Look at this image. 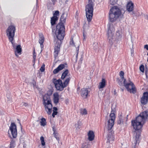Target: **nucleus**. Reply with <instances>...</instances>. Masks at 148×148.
<instances>
[{
    "label": "nucleus",
    "instance_id": "obj_58",
    "mask_svg": "<svg viewBox=\"0 0 148 148\" xmlns=\"http://www.w3.org/2000/svg\"><path fill=\"white\" fill-rule=\"evenodd\" d=\"M78 53H79L77 52V54L76 55V58H77Z\"/></svg>",
    "mask_w": 148,
    "mask_h": 148
},
{
    "label": "nucleus",
    "instance_id": "obj_52",
    "mask_svg": "<svg viewBox=\"0 0 148 148\" xmlns=\"http://www.w3.org/2000/svg\"><path fill=\"white\" fill-rule=\"evenodd\" d=\"M79 46H78L76 48V51H77V52H78V53L79 52Z\"/></svg>",
    "mask_w": 148,
    "mask_h": 148
},
{
    "label": "nucleus",
    "instance_id": "obj_5",
    "mask_svg": "<svg viewBox=\"0 0 148 148\" xmlns=\"http://www.w3.org/2000/svg\"><path fill=\"white\" fill-rule=\"evenodd\" d=\"M15 31V27L13 25L9 26L6 29L7 36L8 37L9 40L11 42L14 39Z\"/></svg>",
    "mask_w": 148,
    "mask_h": 148
},
{
    "label": "nucleus",
    "instance_id": "obj_26",
    "mask_svg": "<svg viewBox=\"0 0 148 148\" xmlns=\"http://www.w3.org/2000/svg\"><path fill=\"white\" fill-rule=\"evenodd\" d=\"M82 124L81 121H78L77 123L75 124V126L77 129H79L82 126Z\"/></svg>",
    "mask_w": 148,
    "mask_h": 148
},
{
    "label": "nucleus",
    "instance_id": "obj_33",
    "mask_svg": "<svg viewBox=\"0 0 148 148\" xmlns=\"http://www.w3.org/2000/svg\"><path fill=\"white\" fill-rule=\"evenodd\" d=\"M139 69L140 71L142 72L143 73L144 71V66L143 65H141Z\"/></svg>",
    "mask_w": 148,
    "mask_h": 148
},
{
    "label": "nucleus",
    "instance_id": "obj_50",
    "mask_svg": "<svg viewBox=\"0 0 148 148\" xmlns=\"http://www.w3.org/2000/svg\"><path fill=\"white\" fill-rule=\"evenodd\" d=\"M33 82L32 83L34 86L35 85H36V82L35 81L34 79H33Z\"/></svg>",
    "mask_w": 148,
    "mask_h": 148
},
{
    "label": "nucleus",
    "instance_id": "obj_57",
    "mask_svg": "<svg viewBox=\"0 0 148 148\" xmlns=\"http://www.w3.org/2000/svg\"><path fill=\"white\" fill-rule=\"evenodd\" d=\"M145 73H147V69H145Z\"/></svg>",
    "mask_w": 148,
    "mask_h": 148
},
{
    "label": "nucleus",
    "instance_id": "obj_53",
    "mask_svg": "<svg viewBox=\"0 0 148 148\" xmlns=\"http://www.w3.org/2000/svg\"><path fill=\"white\" fill-rule=\"evenodd\" d=\"M137 137H136V143H135L136 144V143L137 142ZM136 144H135V145L133 148H136Z\"/></svg>",
    "mask_w": 148,
    "mask_h": 148
},
{
    "label": "nucleus",
    "instance_id": "obj_15",
    "mask_svg": "<svg viewBox=\"0 0 148 148\" xmlns=\"http://www.w3.org/2000/svg\"><path fill=\"white\" fill-rule=\"evenodd\" d=\"M134 4L132 1L128 2L126 6L127 10L129 12L132 11L134 10Z\"/></svg>",
    "mask_w": 148,
    "mask_h": 148
},
{
    "label": "nucleus",
    "instance_id": "obj_55",
    "mask_svg": "<svg viewBox=\"0 0 148 148\" xmlns=\"http://www.w3.org/2000/svg\"><path fill=\"white\" fill-rule=\"evenodd\" d=\"M40 120H46L45 119V118H42Z\"/></svg>",
    "mask_w": 148,
    "mask_h": 148
},
{
    "label": "nucleus",
    "instance_id": "obj_21",
    "mask_svg": "<svg viewBox=\"0 0 148 148\" xmlns=\"http://www.w3.org/2000/svg\"><path fill=\"white\" fill-rule=\"evenodd\" d=\"M22 51V48H21V47L20 45H17L15 48V55L18 56V55L16 52H17L18 54H20L21 53V52Z\"/></svg>",
    "mask_w": 148,
    "mask_h": 148
},
{
    "label": "nucleus",
    "instance_id": "obj_3",
    "mask_svg": "<svg viewBox=\"0 0 148 148\" xmlns=\"http://www.w3.org/2000/svg\"><path fill=\"white\" fill-rule=\"evenodd\" d=\"M121 14V11L119 7L114 6L110 9L109 12V19L111 22L116 21Z\"/></svg>",
    "mask_w": 148,
    "mask_h": 148
},
{
    "label": "nucleus",
    "instance_id": "obj_54",
    "mask_svg": "<svg viewBox=\"0 0 148 148\" xmlns=\"http://www.w3.org/2000/svg\"><path fill=\"white\" fill-rule=\"evenodd\" d=\"M88 3H93L92 1V0H88Z\"/></svg>",
    "mask_w": 148,
    "mask_h": 148
},
{
    "label": "nucleus",
    "instance_id": "obj_47",
    "mask_svg": "<svg viewBox=\"0 0 148 148\" xmlns=\"http://www.w3.org/2000/svg\"><path fill=\"white\" fill-rule=\"evenodd\" d=\"M33 57H34V56H35V58H36V53L35 52V50L34 49V51L33 52Z\"/></svg>",
    "mask_w": 148,
    "mask_h": 148
},
{
    "label": "nucleus",
    "instance_id": "obj_22",
    "mask_svg": "<svg viewBox=\"0 0 148 148\" xmlns=\"http://www.w3.org/2000/svg\"><path fill=\"white\" fill-rule=\"evenodd\" d=\"M114 121H107V128L108 130H111L114 124ZM105 123L106 124L107 123Z\"/></svg>",
    "mask_w": 148,
    "mask_h": 148
},
{
    "label": "nucleus",
    "instance_id": "obj_37",
    "mask_svg": "<svg viewBox=\"0 0 148 148\" xmlns=\"http://www.w3.org/2000/svg\"><path fill=\"white\" fill-rule=\"evenodd\" d=\"M70 45H72L73 46H75V45L73 40V38H71V41L70 42Z\"/></svg>",
    "mask_w": 148,
    "mask_h": 148
},
{
    "label": "nucleus",
    "instance_id": "obj_63",
    "mask_svg": "<svg viewBox=\"0 0 148 148\" xmlns=\"http://www.w3.org/2000/svg\"><path fill=\"white\" fill-rule=\"evenodd\" d=\"M80 60H83V58L82 57H81L80 58Z\"/></svg>",
    "mask_w": 148,
    "mask_h": 148
},
{
    "label": "nucleus",
    "instance_id": "obj_2",
    "mask_svg": "<svg viewBox=\"0 0 148 148\" xmlns=\"http://www.w3.org/2000/svg\"><path fill=\"white\" fill-rule=\"evenodd\" d=\"M52 94L51 92L49 94L47 93L45 94L43 97V104L44 106L45 110L49 114H51L53 107L50 97Z\"/></svg>",
    "mask_w": 148,
    "mask_h": 148
},
{
    "label": "nucleus",
    "instance_id": "obj_64",
    "mask_svg": "<svg viewBox=\"0 0 148 148\" xmlns=\"http://www.w3.org/2000/svg\"><path fill=\"white\" fill-rule=\"evenodd\" d=\"M121 89L122 90V91H123L124 90V89H122V88H121Z\"/></svg>",
    "mask_w": 148,
    "mask_h": 148
},
{
    "label": "nucleus",
    "instance_id": "obj_35",
    "mask_svg": "<svg viewBox=\"0 0 148 148\" xmlns=\"http://www.w3.org/2000/svg\"><path fill=\"white\" fill-rule=\"evenodd\" d=\"M124 72L122 71H121L120 72V76L121 77L122 79H124Z\"/></svg>",
    "mask_w": 148,
    "mask_h": 148
},
{
    "label": "nucleus",
    "instance_id": "obj_12",
    "mask_svg": "<svg viewBox=\"0 0 148 148\" xmlns=\"http://www.w3.org/2000/svg\"><path fill=\"white\" fill-rule=\"evenodd\" d=\"M90 91V89L89 88H82L81 90V96L84 99H86L87 97L88 94Z\"/></svg>",
    "mask_w": 148,
    "mask_h": 148
},
{
    "label": "nucleus",
    "instance_id": "obj_6",
    "mask_svg": "<svg viewBox=\"0 0 148 148\" xmlns=\"http://www.w3.org/2000/svg\"><path fill=\"white\" fill-rule=\"evenodd\" d=\"M126 80L124 79L123 81L124 86L127 90L130 93L134 94L136 92V89L134 84L131 81L129 83H126Z\"/></svg>",
    "mask_w": 148,
    "mask_h": 148
},
{
    "label": "nucleus",
    "instance_id": "obj_18",
    "mask_svg": "<svg viewBox=\"0 0 148 148\" xmlns=\"http://www.w3.org/2000/svg\"><path fill=\"white\" fill-rule=\"evenodd\" d=\"M128 116V115H126L125 117V114H123L122 112L119 113L118 116V120H127V117Z\"/></svg>",
    "mask_w": 148,
    "mask_h": 148
},
{
    "label": "nucleus",
    "instance_id": "obj_27",
    "mask_svg": "<svg viewBox=\"0 0 148 148\" xmlns=\"http://www.w3.org/2000/svg\"><path fill=\"white\" fill-rule=\"evenodd\" d=\"M15 146V140L13 139H12L10 143V148H14Z\"/></svg>",
    "mask_w": 148,
    "mask_h": 148
},
{
    "label": "nucleus",
    "instance_id": "obj_4",
    "mask_svg": "<svg viewBox=\"0 0 148 148\" xmlns=\"http://www.w3.org/2000/svg\"><path fill=\"white\" fill-rule=\"evenodd\" d=\"M93 3H88L86 6L85 11L87 20L88 22H90L93 16Z\"/></svg>",
    "mask_w": 148,
    "mask_h": 148
},
{
    "label": "nucleus",
    "instance_id": "obj_8",
    "mask_svg": "<svg viewBox=\"0 0 148 148\" xmlns=\"http://www.w3.org/2000/svg\"><path fill=\"white\" fill-rule=\"evenodd\" d=\"M134 129L136 131L140 130L145 123V121H131Z\"/></svg>",
    "mask_w": 148,
    "mask_h": 148
},
{
    "label": "nucleus",
    "instance_id": "obj_60",
    "mask_svg": "<svg viewBox=\"0 0 148 148\" xmlns=\"http://www.w3.org/2000/svg\"><path fill=\"white\" fill-rule=\"evenodd\" d=\"M145 75L146 76V77L147 78V73H145Z\"/></svg>",
    "mask_w": 148,
    "mask_h": 148
},
{
    "label": "nucleus",
    "instance_id": "obj_23",
    "mask_svg": "<svg viewBox=\"0 0 148 148\" xmlns=\"http://www.w3.org/2000/svg\"><path fill=\"white\" fill-rule=\"evenodd\" d=\"M106 80L102 78L101 80V82L99 83V85L98 86L99 89L103 88L105 87L106 85Z\"/></svg>",
    "mask_w": 148,
    "mask_h": 148
},
{
    "label": "nucleus",
    "instance_id": "obj_30",
    "mask_svg": "<svg viewBox=\"0 0 148 148\" xmlns=\"http://www.w3.org/2000/svg\"><path fill=\"white\" fill-rule=\"evenodd\" d=\"M53 135L58 141H59V140L60 138L59 137V134L58 132H55L54 134L53 133Z\"/></svg>",
    "mask_w": 148,
    "mask_h": 148
},
{
    "label": "nucleus",
    "instance_id": "obj_49",
    "mask_svg": "<svg viewBox=\"0 0 148 148\" xmlns=\"http://www.w3.org/2000/svg\"><path fill=\"white\" fill-rule=\"evenodd\" d=\"M120 31L119 30H118L116 32V35L118 36H119L120 35Z\"/></svg>",
    "mask_w": 148,
    "mask_h": 148
},
{
    "label": "nucleus",
    "instance_id": "obj_28",
    "mask_svg": "<svg viewBox=\"0 0 148 148\" xmlns=\"http://www.w3.org/2000/svg\"><path fill=\"white\" fill-rule=\"evenodd\" d=\"M110 119L108 120H115V119L116 116L114 113L111 112L110 115Z\"/></svg>",
    "mask_w": 148,
    "mask_h": 148
},
{
    "label": "nucleus",
    "instance_id": "obj_9",
    "mask_svg": "<svg viewBox=\"0 0 148 148\" xmlns=\"http://www.w3.org/2000/svg\"><path fill=\"white\" fill-rule=\"evenodd\" d=\"M148 117V110L145 111L141 113L139 115L136 117L135 120H145L147 119Z\"/></svg>",
    "mask_w": 148,
    "mask_h": 148
},
{
    "label": "nucleus",
    "instance_id": "obj_1",
    "mask_svg": "<svg viewBox=\"0 0 148 148\" xmlns=\"http://www.w3.org/2000/svg\"><path fill=\"white\" fill-rule=\"evenodd\" d=\"M66 16L65 15L64 13L62 14L60 18V22L56 25V30L52 27V32L53 33H54L58 40L55 44L54 47V56L55 59L60 52V46L62 42V41L63 40L65 36V28L64 23L66 22Z\"/></svg>",
    "mask_w": 148,
    "mask_h": 148
},
{
    "label": "nucleus",
    "instance_id": "obj_61",
    "mask_svg": "<svg viewBox=\"0 0 148 148\" xmlns=\"http://www.w3.org/2000/svg\"><path fill=\"white\" fill-rule=\"evenodd\" d=\"M121 121H118V123H119V124H120L121 123Z\"/></svg>",
    "mask_w": 148,
    "mask_h": 148
},
{
    "label": "nucleus",
    "instance_id": "obj_16",
    "mask_svg": "<svg viewBox=\"0 0 148 148\" xmlns=\"http://www.w3.org/2000/svg\"><path fill=\"white\" fill-rule=\"evenodd\" d=\"M59 18L57 16H53L51 18V28H52V27H53V29H56V28L54 27V29L53 28V27L52 26L53 25H56V22L58 20Z\"/></svg>",
    "mask_w": 148,
    "mask_h": 148
},
{
    "label": "nucleus",
    "instance_id": "obj_42",
    "mask_svg": "<svg viewBox=\"0 0 148 148\" xmlns=\"http://www.w3.org/2000/svg\"><path fill=\"white\" fill-rule=\"evenodd\" d=\"M58 113L57 111H53V113L52 114V116L53 117H54L55 115H56Z\"/></svg>",
    "mask_w": 148,
    "mask_h": 148
},
{
    "label": "nucleus",
    "instance_id": "obj_31",
    "mask_svg": "<svg viewBox=\"0 0 148 148\" xmlns=\"http://www.w3.org/2000/svg\"><path fill=\"white\" fill-rule=\"evenodd\" d=\"M80 113L82 115L86 114L87 113L86 109H81L80 110Z\"/></svg>",
    "mask_w": 148,
    "mask_h": 148
},
{
    "label": "nucleus",
    "instance_id": "obj_25",
    "mask_svg": "<svg viewBox=\"0 0 148 148\" xmlns=\"http://www.w3.org/2000/svg\"><path fill=\"white\" fill-rule=\"evenodd\" d=\"M53 82L55 84L56 88L57 90H59L60 89V87L59 86V84H58V80H57L55 78H53Z\"/></svg>",
    "mask_w": 148,
    "mask_h": 148
},
{
    "label": "nucleus",
    "instance_id": "obj_38",
    "mask_svg": "<svg viewBox=\"0 0 148 148\" xmlns=\"http://www.w3.org/2000/svg\"><path fill=\"white\" fill-rule=\"evenodd\" d=\"M45 65L44 64H43L41 67L40 69V70L42 72H44L45 70Z\"/></svg>",
    "mask_w": 148,
    "mask_h": 148
},
{
    "label": "nucleus",
    "instance_id": "obj_45",
    "mask_svg": "<svg viewBox=\"0 0 148 148\" xmlns=\"http://www.w3.org/2000/svg\"><path fill=\"white\" fill-rule=\"evenodd\" d=\"M36 58H35V56H34V57H33V60H32V62L34 63L33 65H34L35 64V61L36 59Z\"/></svg>",
    "mask_w": 148,
    "mask_h": 148
},
{
    "label": "nucleus",
    "instance_id": "obj_56",
    "mask_svg": "<svg viewBox=\"0 0 148 148\" xmlns=\"http://www.w3.org/2000/svg\"><path fill=\"white\" fill-rule=\"evenodd\" d=\"M83 36H84V39H85V35H84V33L83 32Z\"/></svg>",
    "mask_w": 148,
    "mask_h": 148
},
{
    "label": "nucleus",
    "instance_id": "obj_41",
    "mask_svg": "<svg viewBox=\"0 0 148 148\" xmlns=\"http://www.w3.org/2000/svg\"><path fill=\"white\" fill-rule=\"evenodd\" d=\"M109 3L110 4L113 5L115 3L114 0H110Z\"/></svg>",
    "mask_w": 148,
    "mask_h": 148
},
{
    "label": "nucleus",
    "instance_id": "obj_13",
    "mask_svg": "<svg viewBox=\"0 0 148 148\" xmlns=\"http://www.w3.org/2000/svg\"><path fill=\"white\" fill-rule=\"evenodd\" d=\"M148 101V92H144L143 96L141 98L140 102L143 105H145L147 104Z\"/></svg>",
    "mask_w": 148,
    "mask_h": 148
},
{
    "label": "nucleus",
    "instance_id": "obj_43",
    "mask_svg": "<svg viewBox=\"0 0 148 148\" xmlns=\"http://www.w3.org/2000/svg\"><path fill=\"white\" fill-rule=\"evenodd\" d=\"M52 130L53 131V133H55V132H57L58 131H56V129L55 127L54 126H53L52 127Z\"/></svg>",
    "mask_w": 148,
    "mask_h": 148
},
{
    "label": "nucleus",
    "instance_id": "obj_17",
    "mask_svg": "<svg viewBox=\"0 0 148 148\" xmlns=\"http://www.w3.org/2000/svg\"><path fill=\"white\" fill-rule=\"evenodd\" d=\"M55 0H51V2L48 1L47 3L48 10H52L55 5Z\"/></svg>",
    "mask_w": 148,
    "mask_h": 148
},
{
    "label": "nucleus",
    "instance_id": "obj_48",
    "mask_svg": "<svg viewBox=\"0 0 148 148\" xmlns=\"http://www.w3.org/2000/svg\"><path fill=\"white\" fill-rule=\"evenodd\" d=\"M53 111H57L58 110V108L56 107H53Z\"/></svg>",
    "mask_w": 148,
    "mask_h": 148
},
{
    "label": "nucleus",
    "instance_id": "obj_19",
    "mask_svg": "<svg viewBox=\"0 0 148 148\" xmlns=\"http://www.w3.org/2000/svg\"><path fill=\"white\" fill-rule=\"evenodd\" d=\"M88 139L90 141L93 140L94 138L95 135L93 131L90 130L88 132Z\"/></svg>",
    "mask_w": 148,
    "mask_h": 148
},
{
    "label": "nucleus",
    "instance_id": "obj_20",
    "mask_svg": "<svg viewBox=\"0 0 148 148\" xmlns=\"http://www.w3.org/2000/svg\"><path fill=\"white\" fill-rule=\"evenodd\" d=\"M53 101L54 103L57 105L59 101V95L58 93H54L53 94Z\"/></svg>",
    "mask_w": 148,
    "mask_h": 148
},
{
    "label": "nucleus",
    "instance_id": "obj_51",
    "mask_svg": "<svg viewBox=\"0 0 148 148\" xmlns=\"http://www.w3.org/2000/svg\"><path fill=\"white\" fill-rule=\"evenodd\" d=\"M144 48L148 51V45H146L144 46Z\"/></svg>",
    "mask_w": 148,
    "mask_h": 148
},
{
    "label": "nucleus",
    "instance_id": "obj_59",
    "mask_svg": "<svg viewBox=\"0 0 148 148\" xmlns=\"http://www.w3.org/2000/svg\"><path fill=\"white\" fill-rule=\"evenodd\" d=\"M24 103L25 104L24 105L25 106H27V103Z\"/></svg>",
    "mask_w": 148,
    "mask_h": 148
},
{
    "label": "nucleus",
    "instance_id": "obj_32",
    "mask_svg": "<svg viewBox=\"0 0 148 148\" xmlns=\"http://www.w3.org/2000/svg\"><path fill=\"white\" fill-rule=\"evenodd\" d=\"M40 140L41 143V145L42 146H44L45 145V142L44 137L42 136H41L40 138Z\"/></svg>",
    "mask_w": 148,
    "mask_h": 148
},
{
    "label": "nucleus",
    "instance_id": "obj_14",
    "mask_svg": "<svg viewBox=\"0 0 148 148\" xmlns=\"http://www.w3.org/2000/svg\"><path fill=\"white\" fill-rule=\"evenodd\" d=\"M67 67V64L66 63H64V64H61L53 71V73L54 74H56L58 73L59 71L62 70L65 67Z\"/></svg>",
    "mask_w": 148,
    "mask_h": 148
},
{
    "label": "nucleus",
    "instance_id": "obj_46",
    "mask_svg": "<svg viewBox=\"0 0 148 148\" xmlns=\"http://www.w3.org/2000/svg\"><path fill=\"white\" fill-rule=\"evenodd\" d=\"M10 42H11V43L12 44V46L14 48L15 47V44L13 43V40H12V42L10 40H9Z\"/></svg>",
    "mask_w": 148,
    "mask_h": 148
},
{
    "label": "nucleus",
    "instance_id": "obj_7",
    "mask_svg": "<svg viewBox=\"0 0 148 148\" xmlns=\"http://www.w3.org/2000/svg\"><path fill=\"white\" fill-rule=\"evenodd\" d=\"M70 79L71 78L69 77L66 78L63 83L61 79H58V84H59V86L60 87V89H59V90L60 91H62L64 89V88H65L68 86Z\"/></svg>",
    "mask_w": 148,
    "mask_h": 148
},
{
    "label": "nucleus",
    "instance_id": "obj_10",
    "mask_svg": "<svg viewBox=\"0 0 148 148\" xmlns=\"http://www.w3.org/2000/svg\"><path fill=\"white\" fill-rule=\"evenodd\" d=\"M9 130L10 131L13 137L14 138H16L17 136V131L16 125L14 123H11Z\"/></svg>",
    "mask_w": 148,
    "mask_h": 148
},
{
    "label": "nucleus",
    "instance_id": "obj_62",
    "mask_svg": "<svg viewBox=\"0 0 148 148\" xmlns=\"http://www.w3.org/2000/svg\"><path fill=\"white\" fill-rule=\"evenodd\" d=\"M80 87H78L77 89V90H79L80 89Z\"/></svg>",
    "mask_w": 148,
    "mask_h": 148
},
{
    "label": "nucleus",
    "instance_id": "obj_40",
    "mask_svg": "<svg viewBox=\"0 0 148 148\" xmlns=\"http://www.w3.org/2000/svg\"><path fill=\"white\" fill-rule=\"evenodd\" d=\"M40 123L41 125L44 126L46 125V121H41Z\"/></svg>",
    "mask_w": 148,
    "mask_h": 148
},
{
    "label": "nucleus",
    "instance_id": "obj_44",
    "mask_svg": "<svg viewBox=\"0 0 148 148\" xmlns=\"http://www.w3.org/2000/svg\"><path fill=\"white\" fill-rule=\"evenodd\" d=\"M40 44V47H41V52H42L43 49V47H44V46H43V43H42V44Z\"/></svg>",
    "mask_w": 148,
    "mask_h": 148
},
{
    "label": "nucleus",
    "instance_id": "obj_11",
    "mask_svg": "<svg viewBox=\"0 0 148 148\" xmlns=\"http://www.w3.org/2000/svg\"><path fill=\"white\" fill-rule=\"evenodd\" d=\"M111 24L109 23L108 25L107 36H108V39L109 40V42L111 45H112L113 43L114 40L112 38V33L110 30V26Z\"/></svg>",
    "mask_w": 148,
    "mask_h": 148
},
{
    "label": "nucleus",
    "instance_id": "obj_36",
    "mask_svg": "<svg viewBox=\"0 0 148 148\" xmlns=\"http://www.w3.org/2000/svg\"><path fill=\"white\" fill-rule=\"evenodd\" d=\"M116 81L117 82L119 85L120 86H121L122 85V81H121V79L119 78L117 79Z\"/></svg>",
    "mask_w": 148,
    "mask_h": 148
},
{
    "label": "nucleus",
    "instance_id": "obj_24",
    "mask_svg": "<svg viewBox=\"0 0 148 148\" xmlns=\"http://www.w3.org/2000/svg\"><path fill=\"white\" fill-rule=\"evenodd\" d=\"M69 73V71L68 69H66L62 73V75L61 79L62 80L64 79L66 77Z\"/></svg>",
    "mask_w": 148,
    "mask_h": 148
},
{
    "label": "nucleus",
    "instance_id": "obj_34",
    "mask_svg": "<svg viewBox=\"0 0 148 148\" xmlns=\"http://www.w3.org/2000/svg\"><path fill=\"white\" fill-rule=\"evenodd\" d=\"M59 15V12L58 10L56 11L53 14V16H54L58 17Z\"/></svg>",
    "mask_w": 148,
    "mask_h": 148
},
{
    "label": "nucleus",
    "instance_id": "obj_39",
    "mask_svg": "<svg viewBox=\"0 0 148 148\" xmlns=\"http://www.w3.org/2000/svg\"><path fill=\"white\" fill-rule=\"evenodd\" d=\"M111 109H112V111H111V112L114 113V112H116V108H115V107L114 106V107H113V105H112V106Z\"/></svg>",
    "mask_w": 148,
    "mask_h": 148
},
{
    "label": "nucleus",
    "instance_id": "obj_29",
    "mask_svg": "<svg viewBox=\"0 0 148 148\" xmlns=\"http://www.w3.org/2000/svg\"><path fill=\"white\" fill-rule=\"evenodd\" d=\"M44 38L43 35L40 36V38L39 39L38 42L40 44L43 43L44 42Z\"/></svg>",
    "mask_w": 148,
    "mask_h": 148
}]
</instances>
